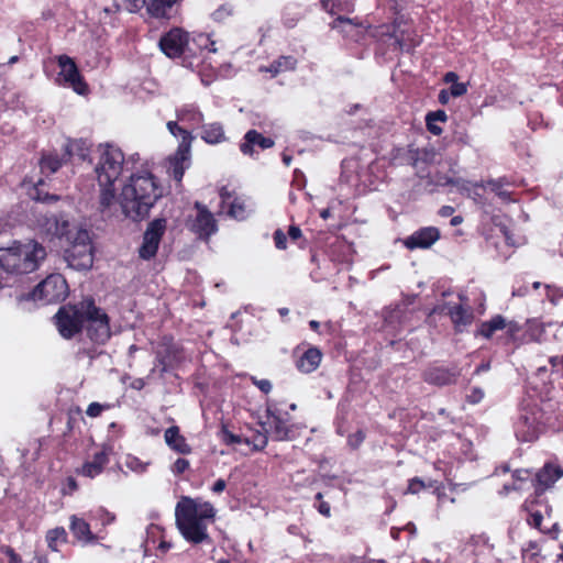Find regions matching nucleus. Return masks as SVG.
<instances>
[{
    "label": "nucleus",
    "mask_w": 563,
    "mask_h": 563,
    "mask_svg": "<svg viewBox=\"0 0 563 563\" xmlns=\"http://www.w3.org/2000/svg\"><path fill=\"white\" fill-rule=\"evenodd\" d=\"M175 516L177 528L186 541L191 544L213 543L208 525L213 522L216 510L210 503L184 495L177 503Z\"/></svg>",
    "instance_id": "f257e3e1"
},
{
    "label": "nucleus",
    "mask_w": 563,
    "mask_h": 563,
    "mask_svg": "<svg viewBox=\"0 0 563 563\" xmlns=\"http://www.w3.org/2000/svg\"><path fill=\"white\" fill-rule=\"evenodd\" d=\"M163 189L155 177L147 172L133 174L120 194V206L124 216L133 221L146 218Z\"/></svg>",
    "instance_id": "f03ea898"
},
{
    "label": "nucleus",
    "mask_w": 563,
    "mask_h": 563,
    "mask_svg": "<svg viewBox=\"0 0 563 563\" xmlns=\"http://www.w3.org/2000/svg\"><path fill=\"white\" fill-rule=\"evenodd\" d=\"M45 257L44 246L36 241L14 243L0 249V267L10 274H29L36 271Z\"/></svg>",
    "instance_id": "7ed1b4c3"
},
{
    "label": "nucleus",
    "mask_w": 563,
    "mask_h": 563,
    "mask_svg": "<svg viewBox=\"0 0 563 563\" xmlns=\"http://www.w3.org/2000/svg\"><path fill=\"white\" fill-rule=\"evenodd\" d=\"M69 246L64 252L68 267L76 271H87L93 263L92 246L89 232L76 229L67 235Z\"/></svg>",
    "instance_id": "20e7f679"
},
{
    "label": "nucleus",
    "mask_w": 563,
    "mask_h": 563,
    "mask_svg": "<svg viewBox=\"0 0 563 563\" xmlns=\"http://www.w3.org/2000/svg\"><path fill=\"white\" fill-rule=\"evenodd\" d=\"M82 307L87 336L93 343L106 344L112 335L109 316L91 298L82 300Z\"/></svg>",
    "instance_id": "39448f33"
},
{
    "label": "nucleus",
    "mask_w": 563,
    "mask_h": 563,
    "mask_svg": "<svg viewBox=\"0 0 563 563\" xmlns=\"http://www.w3.org/2000/svg\"><path fill=\"white\" fill-rule=\"evenodd\" d=\"M124 154L113 145H100V157L95 167L99 186H113L123 170Z\"/></svg>",
    "instance_id": "423d86ee"
},
{
    "label": "nucleus",
    "mask_w": 563,
    "mask_h": 563,
    "mask_svg": "<svg viewBox=\"0 0 563 563\" xmlns=\"http://www.w3.org/2000/svg\"><path fill=\"white\" fill-rule=\"evenodd\" d=\"M85 323L82 301L77 306H63L55 314V324L60 335L65 339L73 338Z\"/></svg>",
    "instance_id": "0eeeda50"
},
{
    "label": "nucleus",
    "mask_w": 563,
    "mask_h": 563,
    "mask_svg": "<svg viewBox=\"0 0 563 563\" xmlns=\"http://www.w3.org/2000/svg\"><path fill=\"white\" fill-rule=\"evenodd\" d=\"M68 294L66 279L59 274H52L40 283L32 291L33 300H42L45 303L62 301Z\"/></svg>",
    "instance_id": "6e6552de"
},
{
    "label": "nucleus",
    "mask_w": 563,
    "mask_h": 563,
    "mask_svg": "<svg viewBox=\"0 0 563 563\" xmlns=\"http://www.w3.org/2000/svg\"><path fill=\"white\" fill-rule=\"evenodd\" d=\"M162 52L169 58L189 57L192 52L189 46V33L179 27H174L159 40Z\"/></svg>",
    "instance_id": "1a4fd4ad"
},
{
    "label": "nucleus",
    "mask_w": 563,
    "mask_h": 563,
    "mask_svg": "<svg viewBox=\"0 0 563 563\" xmlns=\"http://www.w3.org/2000/svg\"><path fill=\"white\" fill-rule=\"evenodd\" d=\"M195 216H189L186 227L198 235L200 239L208 240L218 230L217 221L209 209L200 203L195 202Z\"/></svg>",
    "instance_id": "9d476101"
},
{
    "label": "nucleus",
    "mask_w": 563,
    "mask_h": 563,
    "mask_svg": "<svg viewBox=\"0 0 563 563\" xmlns=\"http://www.w3.org/2000/svg\"><path fill=\"white\" fill-rule=\"evenodd\" d=\"M522 509L527 512L528 525L540 531H543L542 521L552 516V507L545 495H530L525 500Z\"/></svg>",
    "instance_id": "9b49d317"
},
{
    "label": "nucleus",
    "mask_w": 563,
    "mask_h": 563,
    "mask_svg": "<svg viewBox=\"0 0 563 563\" xmlns=\"http://www.w3.org/2000/svg\"><path fill=\"white\" fill-rule=\"evenodd\" d=\"M166 230L165 219H155L151 221L143 234V242L139 249V255L143 260L153 258L158 250V245Z\"/></svg>",
    "instance_id": "f8f14e48"
},
{
    "label": "nucleus",
    "mask_w": 563,
    "mask_h": 563,
    "mask_svg": "<svg viewBox=\"0 0 563 563\" xmlns=\"http://www.w3.org/2000/svg\"><path fill=\"white\" fill-rule=\"evenodd\" d=\"M57 62L58 67L60 68L58 76L64 79V82L68 87L73 88L78 95H87L89 90L88 85L80 75L74 59L67 55H60L58 56Z\"/></svg>",
    "instance_id": "ddd939ff"
},
{
    "label": "nucleus",
    "mask_w": 563,
    "mask_h": 563,
    "mask_svg": "<svg viewBox=\"0 0 563 563\" xmlns=\"http://www.w3.org/2000/svg\"><path fill=\"white\" fill-rule=\"evenodd\" d=\"M262 429L274 441H289L292 439V426L279 412L267 409L266 418L261 422Z\"/></svg>",
    "instance_id": "4468645a"
},
{
    "label": "nucleus",
    "mask_w": 563,
    "mask_h": 563,
    "mask_svg": "<svg viewBox=\"0 0 563 563\" xmlns=\"http://www.w3.org/2000/svg\"><path fill=\"white\" fill-rule=\"evenodd\" d=\"M563 477V467L548 462L533 476L532 483L537 492L553 488L554 484Z\"/></svg>",
    "instance_id": "2eb2a0df"
},
{
    "label": "nucleus",
    "mask_w": 563,
    "mask_h": 563,
    "mask_svg": "<svg viewBox=\"0 0 563 563\" xmlns=\"http://www.w3.org/2000/svg\"><path fill=\"white\" fill-rule=\"evenodd\" d=\"M190 148L189 137L185 136L184 141H180L175 155L170 158L169 174L178 183L181 181L185 169L189 166Z\"/></svg>",
    "instance_id": "dca6fc26"
},
{
    "label": "nucleus",
    "mask_w": 563,
    "mask_h": 563,
    "mask_svg": "<svg viewBox=\"0 0 563 563\" xmlns=\"http://www.w3.org/2000/svg\"><path fill=\"white\" fill-rule=\"evenodd\" d=\"M38 228L43 233L49 236H67L71 230H69V222L63 216L57 214H45L37 220Z\"/></svg>",
    "instance_id": "f3484780"
},
{
    "label": "nucleus",
    "mask_w": 563,
    "mask_h": 563,
    "mask_svg": "<svg viewBox=\"0 0 563 563\" xmlns=\"http://www.w3.org/2000/svg\"><path fill=\"white\" fill-rule=\"evenodd\" d=\"M156 360L162 365V372L180 361V349L172 338H163L156 350Z\"/></svg>",
    "instance_id": "a211bd4d"
},
{
    "label": "nucleus",
    "mask_w": 563,
    "mask_h": 563,
    "mask_svg": "<svg viewBox=\"0 0 563 563\" xmlns=\"http://www.w3.org/2000/svg\"><path fill=\"white\" fill-rule=\"evenodd\" d=\"M459 376L460 369L456 367L446 368L441 366L430 367L422 375L426 383L440 387L455 384Z\"/></svg>",
    "instance_id": "6ab92c4d"
},
{
    "label": "nucleus",
    "mask_w": 563,
    "mask_h": 563,
    "mask_svg": "<svg viewBox=\"0 0 563 563\" xmlns=\"http://www.w3.org/2000/svg\"><path fill=\"white\" fill-rule=\"evenodd\" d=\"M440 238V232L434 227L422 228L409 235L404 244L409 250L429 249Z\"/></svg>",
    "instance_id": "aec40b11"
},
{
    "label": "nucleus",
    "mask_w": 563,
    "mask_h": 563,
    "mask_svg": "<svg viewBox=\"0 0 563 563\" xmlns=\"http://www.w3.org/2000/svg\"><path fill=\"white\" fill-rule=\"evenodd\" d=\"M442 310H446L456 332L464 331L474 320L473 310L464 305L445 303Z\"/></svg>",
    "instance_id": "412c9836"
},
{
    "label": "nucleus",
    "mask_w": 563,
    "mask_h": 563,
    "mask_svg": "<svg viewBox=\"0 0 563 563\" xmlns=\"http://www.w3.org/2000/svg\"><path fill=\"white\" fill-rule=\"evenodd\" d=\"M255 145L262 150H266L274 146V141L271 137L263 136L256 130H250L244 135V141L240 144V150L245 155H252Z\"/></svg>",
    "instance_id": "4be33fe9"
},
{
    "label": "nucleus",
    "mask_w": 563,
    "mask_h": 563,
    "mask_svg": "<svg viewBox=\"0 0 563 563\" xmlns=\"http://www.w3.org/2000/svg\"><path fill=\"white\" fill-rule=\"evenodd\" d=\"M322 360V353L318 347H309L297 361V368L302 373L314 372Z\"/></svg>",
    "instance_id": "5701e85b"
},
{
    "label": "nucleus",
    "mask_w": 563,
    "mask_h": 563,
    "mask_svg": "<svg viewBox=\"0 0 563 563\" xmlns=\"http://www.w3.org/2000/svg\"><path fill=\"white\" fill-rule=\"evenodd\" d=\"M165 442L174 451L180 454H189L191 452L190 445L186 442V439L180 434L177 426L169 427L165 431Z\"/></svg>",
    "instance_id": "b1692460"
},
{
    "label": "nucleus",
    "mask_w": 563,
    "mask_h": 563,
    "mask_svg": "<svg viewBox=\"0 0 563 563\" xmlns=\"http://www.w3.org/2000/svg\"><path fill=\"white\" fill-rule=\"evenodd\" d=\"M178 1L179 0H146L144 8L152 18H169L173 7Z\"/></svg>",
    "instance_id": "393cba45"
},
{
    "label": "nucleus",
    "mask_w": 563,
    "mask_h": 563,
    "mask_svg": "<svg viewBox=\"0 0 563 563\" xmlns=\"http://www.w3.org/2000/svg\"><path fill=\"white\" fill-rule=\"evenodd\" d=\"M90 144L85 140H69L64 147V157L70 159L73 157L79 161H86L90 154Z\"/></svg>",
    "instance_id": "a878e982"
},
{
    "label": "nucleus",
    "mask_w": 563,
    "mask_h": 563,
    "mask_svg": "<svg viewBox=\"0 0 563 563\" xmlns=\"http://www.w3.org/2000/svg\"><path fill=\"white\" fill-rule=\"evenodd\" d=\"M108 462L109 457L104 450L97 452L91 461H88L82 465L81 473L82 475L92 478L102 472Z\"/></svg>",
    "instance_id": "bb28decb"
},
{
    "label": "nucleus",
    "mask_w": 563,
    "mask_h": 563,
    "mask_svg": "<svg viewBox=\"0 0 563 563\" xmlns=\"http://www.w3.org/2000/svg\"><path fill=\"white\" fill-rule=\"evenodd\" d=\"M200 136L208 144H219L227 139L223 125L219 122L203 124Z\"/></svg>",
    "instance_id": "cd10ccee"
},
{
    "label": "nucleus",
    "mask_w": 563,
    "mask_h": 563,
    "mask_svg": "<svg viewBox=\"0 0 563 563\" xmlns=\"http://www.w3.org/2000/svg\"><path fill=\"white\" fill-rule=\"evenodd\" d=\"M69 529L77 540L85 543L91 542L96 539L90 530L89 523L75 515L70 518Z\"/></svg>",
    "instance_id": "c85d7f7f"
},
{
    "label": "nucleus",
    "mask_w": 563,
    "mask_h": 563,
    "mask_svg": "<svg viewBox=\"0 0 563 563\" xmlns=\"http://www.w3.org/2000/svg\"><path fill=\"white\" fill-rule=\"evenodd\" d=\"M431 183L435 186H454L457 188L460 192H466L471 196V181L465 180L463 178H452L442 173H435L432 176Z\"/></svg>",
    "instance_id": "c756f323"
},
{
    "label": "nucleus",
    "mask_w": 563,
    "mask_h": 563,
    "mask_svg": "<svg viewBox=\"0 0 563 563\" xmlns=\"http://www.w3.org/2000/svg\"><path fill=\"white\" fill-rule=\"evenodd\" d=\"M189 46L192 48V52H188L189 57L198 55L203 49H208L212 53L217 52L216 43L210 38L209 35L203 33L197 34L192 37L189 35Z\"/></svg>",
    "instance_id": "7c9ffc66"
},
{
    "label": "nucleus",
    "mask_w": 563,
    "mask_h": 563,
    "mask_svg": "<svg viewBox=\"0 0 563 563\" xmlns=\"http://www.w3.org/2000/svg\"><path fill=\"white\" fill-rule=\"evenodd\" d=\"M506 327V319L500 314H496L490 320L481 323L477 334L490 339L496 331L503 330Z\"/></svg>",
    "instance_id": "2f4dec72"
},
{
    "label": "nucleus",
    "mask_w": 563,
    "mask_h": 563,
    "mask_svg": "<svg viewBox=\"0 0 563 563\" xmlns=\"http://www.w3.org/2000/svg\"><path fill=\"white\" fill-rule=\"evenodd\" d=\"M67 162L66 157H59L56 153L44 154L40 161L43 173L54 174Z\"/></svg>",
    "instance_id": "473e14b6"
},
{
    "label": "nucleus",
    "mask_w": 563,
    "mask_h": 563,
    "mask_svg": "<svg viewBox=\"0 0 563 563\" xmlns=\"http://www.w3.org/2000/svg\"><path fill=\"white\" fill-rule=\"evenodd\" d=\"M297 60L292 56H280L274 60L269 67L261 70L269 71L273 76L278 75L282 71L294 70L296 68Z\"/></svg>",
    "instance_id": "72a5a7b5"
},
{
    "label": "nucleus",
    "mask_w": 563,
    "mask_h": 563,
    "mask_svg": "<svg viewBox=\"0 0 563 563\" xmlns=\"http://www.w3.org/2000/svg\"><path fill=\"white\" fill-rule=\"evenodd\" d=\"M177 117L179 121L188 123L191 126L199 125L203 120L202 113L194 106H186L181 108Z\"/></svg>",
    "instance_id": "f704fd0d"
},
{
    "label": "nucleus",
    "mask_w": 563,
    "mask_h": 563,
    "mask_svg": "<svg viewBox=\"0 0 563 563\" xmlns=\"http://www.w3.org/2000/svg\"><path fill=\"white\" fill-rule=\"evenodd\" d=\"M448 120V115L444 110H437L433 112H429L426 115V124L427 129L433 135H440L442 133V129L437 124L439 122H445Z\"/></svg>",
    "instance_id": "c9c22d12"
},
{
    "label": "nucleus",
    "mask_w": 563,
    "mask_h": 563,
    "mask_svg": "<svg viewBox=\"0 0 563 563\" xmlns=\"http://www.w3.org/2000/svg\"><path fill=\"white\" fill-rule=\"evenodd\" d=\"M46 542L51 550L58 551V547L67 542V532L63 527L48 530L46 533Z\"/></svg>",
    "instance_id": "e433bc0d"
},
{
    "label": "nucleus",
    "mask_w": 563,
    "mask_h": 563,
    "mask_svg": "<svg viewBox=\"0 0 563 563\" xmlns=\"http://www.w3.org/2000/svg\"><path fill=\"white\" fill-rule=\"evenodd\" d=\"M146 4V0H113V11L126 10L130 13L139 12ZM106 12H111L109 8L104 9Z\"/></svg>",
    "instance_id": "4c0bfd02"
},
{
    "label": "nucleus",
    "mask_w": 563,
    "mask_h": 563,
    "mask_svg": "<svg viewBox=\"0 0 563 563\" xmlns=\"http://www.w3.org/2000/svg\"><path fill=\"white\" fill-rule=\"evenodd\" d=\"M333 30H338L344 36L352 35L353 32L357 31V25L349 18L338 16L331 23Z\"/></svg>",
    "instance_id": "58836bf2"
},
{
    "label": "nucleus",
    "mask_w": 563,
    "mask_h": 563,
    "mask_svg": "<svg viewBox=\"0 0 563 563\" xmlns=\"http://www.w3.org/2000/svg\"><path fill=\"white\" fill-rule=\"evenodd\" d=\"M485 186H488L504 202L512 201L510 192L504 189L503 179H490L485 184Z\"/></svg>",
    "instance_id": "ea45409f"
},
{
    "label": "nucleus",
    "mask_w": 563,
    "mask_h": 563,
    "mask_svg": "<svg viewBox=\"0 0 563 563\" xmlns=\"http://www.w3.org/2000/svg\"><path fill=\"white\" fill-rule=\"evenodd\" d=\"M268 437L269 434L266 431H258L251 439L245 438L244 443L253 445L254 450L261 451L267 445Z\"/></svg>",
    "instance_id": "a19ab883"
},
{
    "label": "nucleus",
    "mask_w": 563,
    "mask_h": 563,
    "mask_svg": "<svg viewBox=\"0 0 563 563\" xmlns=\"http://www.w3.org/2000/svg\"><path fill=\"white\" fill-rule=\"evenodd\" d=\"M101 192H100V207L102 211L110 208V206L113 203L115 195L113 186H100Z\"/></svg>",
    "instance_id": "79ce46f5"
},
{
    "label": "nucleus",
    "mask_w": 563,
    "mask_h": 563,
    "mask_svg": "<svg viewBox=\"0 0 563 563\" xmlns=\"http://www.w3.org/2000/svg\"><path fill=\"white\" fill-rule=\"evenodd\" d=\"M150 463L143 462L139 457L133 455H128L125 459V466L136 473H143L146 471V467Z\"/></svg>",
    "instance_id": "37998d69"
},
{
    "label": "nucleus",
    "mask_w": 563,
    "mask_h": 563,
    "mask_svg": "<svg viewBox=\"0 0 563 563\" xmlns=\"http://www.w3.org/2000/svg\"><path fill=\"white\" fill-rule=\"evenodd\" d=\"M229 214L235 219H244L246 214L244 202L241 199L235 198L230 205Z\"/></svg>",
    "instance_id": "c03bdc74"
},
{
    "label": "nucleus",
    "mask_w": 563,
    "mask_h": 563,
    "mask_svg": "<svg viewBox=\"0 0 563 563\" xmlns=\"http://www.w3.org/2000/svg\"><path fill=\"white\" fill-rule=\"evenodd\" d=\"M515 483L512 486L505 485V489L521 490L523 489L521 483L530 478V473L527 470L516 471L514 474Z\"/></svg>",
    "instance_id": "a18cd8bd"
},
{
    "label": "nucleus",
    "mask_w": 563,
    "mask_h": 563,
    "mask_svg": "<svg viewBox=\"0 0 563 563\" xmlns=\"http://www.w3.org/2000/svg\"><path fill=\"white\" fill-rule=\"evenodd\" d=\"M323 495H316V500L313 506L318 509V511L329 518L331 516V506L330 501L322 499Z\"/></svg>",
    "instance_id": "49530a36"
},
{
    "label": "nucleus",
    "mask_w": 563,
    "mask_h": 563,
    "mask_svg": "<svg viewBox=\"0 0 563 563\" xmlns=\"http://www.w3.org/2000/svg\"><path fill=\"white\" fill-rule=\"evenodd\" d=\"M167 129L168 131L177 136V135H180L181 136V141H184L185 136H188L189 137V142L191 143L192 142V135L185 129H183L181 126H179L177 124V122H174V121H169L167 122Z\"/></svg>",
    "instance_id": "de8ad7c7"
},
{
    "label": "nucleus",
    "mask_w": 563,
    "mask_h": 563,
    "mask_svg": "<svg viewBox=\"0 0 563 563\" xmlns=\"http://www.w3.org/2000/svg\"><path fill=\"white\" fill-rule=\"evenodd\" d=\"M222 439L225 444H240L244 443L245 438H242L241 435L233 434L225 428L222 429Z\"/></svg>",
    "instance_id": "09e8293b"
},
{
    "label": "nucleus",
    "mask_w": 563,
    "mask_h": 563,
    "mask_svg": "<svg viewBox=\"0 0 563 563\" xmlns=\"http://www.w3.org/2000/svg\"><path fill=\"white\" fill-rule=\"evenodd\" d=\"M36 195L34 196V199L41 202L45 203H52L59 200V196L57 195H51L47 192H42L38 188H35Z\"/></svg>",
    "instance_id": "8fccbe9b"
},
{
    "label": "nucleus",
    "mask_w": 563,
    "mask_h": 563,
    "mask_svg": "<svg viewBox=\"0 0 563 563\" xmlns=\"http://www.w3.org/2000/svg\"><path fill=\"white\" fill-rule=\"evenodd\" d=\"M232 14V9L231 7L229 5H222L220 7L219 9H217L213 13H212V16L216 21H219V22H222L224 21L227 18H229L230 15Z\"/></svg>",
    "instance_id": "3c124183"
},
{
    "label": "nucleus",
    "mask_w": 563,
    "mask_h": 563,
    "mask_svg": "<svg viewBox=\"0 0 563 563\" xmlns=\"http://www.w3.org/2000/svg\"><path fill=\"white\" fill-rule=\"evenodd\" d=\"M106 408H108V406L101 405L99 402H91L88 406L86 413L89 417L96 418L99 417Z\"/></svg>",
    "instance_id": "603ef678"
},
{
    "label": "nucleus",
    "mask_w": 563,
    "mask_h": 563,
    "mask_svg": "<svg viewBox=\"0 0 563 563\" xmlns=\"http://www.w3.org/2000/svg\"><path fill=\"white\" fill-rule=\"evenodd\" d=\"M274 241H275V245L278 250H286L287 238L280 229H278L274 232Z\"/></svg>",
    "instance_id": "864d4df0"
},
{
    "label": "nucleus",
    "mask_w": 563,
    "mask_h": 563,
    "mask_svg": "<svg viewBox=\"0 0 563 563\" xmlns=\"http://www.w3.org/2000/svg\"><path fill=\"white\" fill-rule=\"evenodd\" d=\"M173 548V543L165 539L162 534L158 544L156 545L157 556L166 554Z\"/></svg>",
    "instance_id": "5fc2aeb1"
},
{
    "label": "nucleus",
    "mask_w": 563,
    "mask_h": 563,
    "mask_svg": "<svg viewBox=\"0 0 563 563\" xmlns=\"http://www.w3.org/2000/svg\"><path fill=\"white\" fill-rule=\"evenodd\" d=\"M2 552L8 556V563H22L21 556L13 548L5 545L2 548Z\"/></svg>",
    "instance_id": "6e6d98bb"
},
{
    "label": "nucleus",
    "mask_w": 563,
    "mask_h": 563,
    "mask_svg": "<svg viewBox=\"0 0 563 563\" xmlns=\"http://www.w3.org/2000/svg\"><path fill=\"white\" fill-rule=\"evenodd\" d=\"M467 92V85L464 82H454L450 87V93L453 97H461Z\"/></svg>",
    "instance_id": "4d7b16f0"
},
{
    "label": "nucleus",
    "mask_w": 563,
    "mask_h": 563,
    "mask_svg": "<svg viewBox=\"0 0 563 563\" xmlns=\"http://www.w3.org/2000/svg\"><path fill=\"white\" fill-rule=\"evenodd\" d=\"M365 439V434L363 431H357L354 434H351L347 439V442L351 446L357 448Z\"/></svg>",
    "instance_id": "13d9d810"
},
{
    "label": "nucleus",
    "mask_w": 563,
    "mask_h": 563,
    "mask_svg": "<svg viewBox=\"0 0 563 563\" xmlns=\"http://www.w3.org/2000/svg\"><path fill=\"white\" fill-rule=\"evenodd\" d=\"M189 467V461L186 459H177L174 463L173 471L176 474L184 473Z\"/></svg>",
    "instance_id": "bf43d9fd"
},
{
    "label": "nucleus",
    "mask_w": 563,
    "mask_h": 563,
    "mask_svg": "<svg viewBox=\"0 0 563 563\" xmlns=\"http://www.w3.org/2000/svg\"><path fill=\"white\" fill-rule=\"evenodd\" d=\"M483 397H484V391L478 387L473 388L471 394L467 396L468 401L472 404L479 402L483 399Z\"/></svg>",
    "instance_id": "052dcab7"
},
{
    "label": "nucleus",
    "mask_w": 563,
    "mask_h": 563,
    "mask_svg": "<svg viewBox=\"0 0 563 563\" xmlns=\"http://www.w3.org/2000/svg\"><path fill=\"white\" fill-rule=\"evenodd\" d=\"M424 488H426L424 483L418 478H415L410 482L407 493L415 494Z\"/></svg>",
    "instance_id": "680f3d73"
},
{
    "label": "nucleus",
    "mask_w": 563,
    "mask_h": 563,
    "mask_svg": "<svg viewBox=\"0 0 563 563\" xmlns=\"http://www.w3.org/2000/svg\"><path fill=\"white\" fill-rule=\"evenodd\" d=\"M254 384L265 394L272 390V383L268 379L254 380Z\"/></svg>",
    "instance_id": "e2e57ef3"
},
{
    "label": "nucleus",
    "mask_w": 563,
    "mask_h": 563,
    "mask_svg": "<svg viewBox=\"0 0 563 563\" xmlns=\"http://www.w3.org/2000/svg\"><path fill=\"white\" fill-rule=\"evenodd\" d=\"M301 230L299 227L290 225L288 229V235L291 240L296 241L301 236Z\"/></svg>",
    "instance_id": "0e129e2a"
},
{
    "label": "nucleus",
    "mask_w": 563,
    "mask_h": 563,
    "mask_svg": "<svg viewBox=\"0 0 563 563\" xmlns=\"http://www.w3.org/2000/svg\"><path fill=\"white\" fill-rule=\"evenodd\" d=\"M478 187H485V184L484 183H475V184H472L471 183V196H468L466 192H464L468 198H473L475 201H477L479 199V195L474 190V188H478Z\"/></svg>",
    "instance_id": "69168bd1"
},
{
    "label": "nucleus",
    "mask_w": 563,
    "mask_h": 563,
    "mask_svg": "<svg viewBox=\"0 0 563 563\" xmlns=\"http://www.w3.org/2000/svg\"><path fill=\"white\" fill-rule=\"evenodd\" d=\"M227 487V483L224 479L222 478H219L214 482L213 486H212V490L213 493H221L222 490H224Z\"/></svg>",
    "instance_id": "338daca9"
},
{
    "label": "nucleus",
    "mask_w": 563,
    "mask_h": 563,
    "mask_svg": "<svg viewBox=\"0 0 563 563\" xmlns=\"http://www.w3.org/2000/svg\"><path fill=\"white\" fill-rule=\"evenodd\" d=\"M457 78H459L457 74H455V73H453V71H449V73H446V74L444 75V78H443V79H444V81H445L446 84H452V85H454V82H457Z\"/></svg>",
    "instance_id": "774afa93"
}]
</instances>
